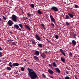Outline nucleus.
I'll use <instances>...</instances> for the list:
<instances>
[{
	"instance_id": "f257e3e1",
	"label": "nucleus",
	"mask_w": 79,
	"mask_h": 79,
	"mask_svg": "<svg viewBox=\"0 0 79 79\" xmlns=\"http://www.w3.org/2000/svg\"><path fill=\"white\" fill-rule=\"evenodd\" d=\"M27 70L28 71V76H30L31 79H35L37 77V74L32 69L28 68Z\"/></svg>"
},
{
	"instance_id": "f03ea898",
	"label": "nucleus",
	"mask_w": 79,
	"mask_h": 79,
	"mask_svg": "<svg viewBox=\"0 0 79 79\" xmlns=\"http://www.w3.org/2000/svg\"><path fill=\"white\" fill-rule=\"evenodd\" d=\"M49 65L50 68H52V69H53V67H55V68L57 66V64H56L55 62H53L52 64H49Z\"/></svg>"
},
{
	"instance_id": "7ed1b4c3",
	"label": "nucleus",
	"mask_w": 79,
	"mask_h": 79,
	"mask_svg": "<svg viewBox=\"0 0 79 79\" xmlns=\"http://www.w3.org/2000/svg\"><path fill=\"white\" fill-rule=\"evenodd\" d=\"M12 20L14 22H16L17 20V17L15 15H13L11 17Z\"/></svg>"
},
{
	"instance_id": "20e7f679",
	"label": "nucleus",
	"mask_w": 79,
	"mask_h": 79,
	"mask_svg": "<svg viewBox=\"0 0 79 79\" xmlns=\"http://www.w3.org/2000/svg\"><path fill=\"white\" fill-rule=\"evenodd\" d=\"M51 9L52 10L56 12L58 11V7L56 6H52V7L51 8Z\"/></svg>"
},
{
	"instance_id": "39448f33",
	"label": "nucleus",
	"mask_w": 79,
	"mask_h": 79,
	"mask_svg": "<svg viewBox=\"0 0 79 79\" xmlns=\"http://www.w3.org/2000/svg\"><path fill=\"white\" fill-rule=\"evenodd\" d=\"M50 18L51 19V21L52 22V23H55L56 21H55V19H54V18L53 17V16L52 15H50Z\"/></svg>"
},
{
	"instance_id": "423d86ee",
	"label": "nucleus",
	"mask_w": 79,
	"mask_h": 79,
	"mask_svg": "<svg viewBox=\"0 0 79 79\" xmlns=\"http://www.w3.org/2000/svg\"><path fill=\"white\" fill-rule=\"evenodd\" d=\"M7 24H8L9 26H11L13 25V22L11 20H9L8 21V22L7 23Z\"/></svg>"
},
{
	"instance_id": "0eeeda50",
	"label": "nucleus",
	"mask_w": 79,
	"mask_h": 79,
	"mask_svg": "<svg viewBox=\"0 0 79 79\" xmlns=\"http://www.w3.org/2000/svg\"><path fill=\"white\" fill-rule=\"evenodd\" d=\"M35 37L37 40H40V38L38 35L36 34L35 35Z\"/></svg>"
},
{
	"instance_id": "6e6552de",
	"label": "nucleus",
	"mask_w": 79,
	"mask_h": 79,
	"mask_svg": "<svg viewBox=\"0 0 79 79\" xmlns=\"http://www.w3.org/2000/svg\"><path fill=\"white\" fill-rule=\"evenodd\" d=\"M14 28L16 29H18L19 28V27L17 24H14Z\"/></svg>"
},
{
	"instance_id": "1a4fd4ad",
	"label": "nucleus",
	"mask_w": 79,
	"mask_h": 79,
	"mask_svg": "<svg viewBox=\"0 0 79 79\" xmlns=\"http://www.w3.org/2000/svg\"><path fill=\"white\" fill-rule=\"evenodd\" d=\"M19 65V64L18 63H13V66L15 67V66H18Z\"/></svg>"
},
{
	"instance_id": "9d476101",
	"label": "nucleus",
	"mask_w": 79,
	"mask_h": 79,
	"mask_svg": "<svg viewBox=\"0 0 79 79\" xmlns=\"http://www.w3.org/2000/svg\"><path fill=\"white\" fill-rule=\"evenodd\" d=\"M55 70H56L57 73H61V71H60V69L58 68H55Z\"/></svg>"
},
{
	"instance_id": "9b49d317",
	"label": "nucleus",
	"mask_w": 79,
	"mask_h": 79,
	"mask_svg": "<svg viewBox=\"0 0 79 79\" xmlns=\"http://www.w3.org/2000/svg\"><path fill=\"white\" fill-rule=\"evenodd\" d=\"M33 58L35 60H36V61H37L38 60H39V57H38L37 56H33Z\"/></svg>"
},
{
	"instance_id": "f8f14e48",
	"label": "nucleus",
	"mask_w": 79,
	"mask_h": 79,
	"mask_svg": "<svg viewBox=\"0 0 79 79\" xmlns=\"http://www.w3.org/2000/svg\"><path fill=\"white\" fill-rule=\"evenodd\" d=\"M48 71L50 74H52L53 73V70L50 69H48Z\"/></svg>"
},
{
	"instance_id": "ddd939ff",
	"label": "nucleus",
	"mask_w": 79,
	"mask_h": 79,
	"mask_svg": "<svg viewBox=\"0 0 79 79\" xmlns=\"http://www.w3.org/2000/svg\"><path fill=\"white\" fill-rule=\"evenodd\" d=\"M72 44L73 46H75L76 45V42L75 40H73L72 41Z\"/></svg>"
},
{
	"instance_id": "4468645a",
	"label": "nucleus",
	"mask_w": 79,
	"mask_h": 79,
	"mask_svg": "<svg viewBox=\"0 0 79 79\" xmlns=\"http://www.w3.org/2000/svg\"><path fill=\"white\" fill-rule=\"evenodd\" d=\"M34 55H39V52L38 51H36L34 53Z\"/></svg>"
},
{
	"instance_id": "2eb2a0df",
	"label": "nucleus",
	"mask_w": 79,
	"mask_h": 79,
	"mask_svg": "<svg viewBox=\"0 0 79 79\" xmlns=\"http://www.w3.org/2000/svg\"><path fill=\"white\" fill-rule=\"evenodd\" d=\"M61 61L63 62L64 63L65 62V58L64 57H61L60 58Z\"/></svg>"
},
{
	"instance_id": "dca6fc26",
	"label": "nucleus",
	"mask_w": 79,
	"mask_h": 79,
	"mask_svg": "<svg viewBox=\"0 0 79 79\" xmlns=\"http://www.w3.org/2000/svg\"><path fill=\"white\" fill-rule=\"evenodd\" d=\"M24 24H25V25H24V26L25 27L28 28L29 30H31V28H30V27H29L27 25H26V23H25Z\"/></svg>"
},
{
	"instance_id": "f3484780",
	"label": "nucleus",
	"mask_w": 79,
	"mask_h": 79,
	"mask_svg": "<svg viewBox=\"0 0 79 79\" xmlns=\"http://www.w3.org/2000/svg\"><path fill=\"white\" fill-rule=\"evenodd\" d=\"M30 42H32V44H34V45H36V44L35 43V40H31Z\"/></svg>"
},
{
	"instance_id": "a211bd4d",
	"label": "nucleus",
	"mask_w": 79,
	"mask_h": 79,
	"mask_svg": "<svg viewBox=\"0 0 79 79\" xmlns=\"http://www.w3.org/2000/svg\"><path fill=\"white\" fill-rule=\"evenodd\" d=\"M9 66L12 68V66H13V63H12L11 62H10L9 64Z\"/></svg>"
},
{
	"instance_id": "6ab92c4d",
	"label": "nucleus",
	"mask_w": 79,
	"mask_h": 79,
	"mask_svg": "<svg viewBox=\"0 0 79 79\" xmlns=\"http://www.w3.org/2000/svg\"><path fill=\"white\" fill-rule=\"evenodd\" d=\"M68 15L71 18H73V15L72 14L68 13Z\"/></svg>"
},
{
	"instance_id": "aec40b11",
	"label": "nucleus",
	"mask_w": 79,
	"mask_h": 79,
	"mask_svg": "<svg viewBox=\"0 0 79 79\" xmlns=\"http://www.w3.org/2000/svg\"><path fill=\"white\" fill-rule=\"evenodd\" d=\"M41 56L43 58H45V54L44 53H40Z\"/></svg>"
},
{
	"instance_id": "412c9836",
	"label": "nucleus",
	"mask_w": 79,
	"mask_h": 79,
	"mask_svg": "<svg viewBox=\"0 0 79 79\" xmlns=\"http://www.w3.org/2000/svg\"><path fill=\"white\" fill-rule=\"evenodd\" d=\"M37 12L39 15H42V12L40 10H38Z\"/></svg>"
},
{
	"instance_id": "4be33fe9",
	"label": "nucleus",
	"mask_w": 79,
	"mask_h": 79,
	"mask_svg": "<svg viewBox=\"0 0 79 79\" xmlns=\"http://www.w3.org/2000/svg\"><path fill=\"white\" fill-rule=\"evenodd\" d=\"M37 45L39 47H40V48L42 47V44H37Z\"/></svg>"
},
{
	"instance_id": "5701e85b",
	"label": "nucleus",
	"mask_w": 79,
	"mask_h": 79,
	"mask_svg": "<svg viewBox=\"0 0 79 79\" xmlns=\"http://www.w3.org/2000/svg\"><path fill=\"white\" fill-rule=\"evenodd\" d=\"M6 69L7 71H10V70H11V68L10 67H7L6 68Z\"/></svg>"
},
{
	"instance_id": "b1692460",
	"label": "nucleus",
	"mask_w": 79,
	"mask_h": 79,
	"mask_svg": "<svg viewBox=\"0 0 79 79\" xmlns=\"http://www.w3.org/2000/svg\"><path fill=\"white\" fill-rule=\"evenodd\" d=\"M30 6L31 7V8H34V4H31L30 5Z\"/></svg>"
},
{
	"instance_id": "393cba45",
	"label": "nucleus",
	"mask_w": 79,
	"mask_h": 79,
	"mask_svg": "<svg viewBox=\"0 0 79 79\" xmlns=\"http://www.w3.org/2000/svg\"><path fill=\"white\" fill-rule=\"evenodd\" d=\"M19 27H20L21 29H23V25L22 24L20 23L19 24Z\"/></svg>"
},
{
	"instance_id": "a878e982",
	"label": "nucleus",
	"mask_w": 79,
	"mask_h": 79,
	"mask_svg": "<svg viewBox=\"0 0 79 79\" xmlns=\"http://www.w3.org/2000/svg\"><path fill=\"white\" fill-rule=\"evenodd\" d=\"M69 17L68 15H66V17L65 18V19H69Z\"/></svg>"
},
{
	"instance_id": "bb28decb",
	"label": "nucleus",
	"mask_w": 79,
	"mask_h": 79,
	"mask_svg": "<svg viewBox=\"0 0 79 79\" xmlns=\"http://www.w3.org/2000/svg\"><path fill=\"white\" fill-rule=\"evenodd\" d=\"M21 68V70L22 71H23V72L24 71V69H24V68L23 67H22Z\"/></svg>"
},
{
	"instance_id": "cd10ccee",
	"label": "nucleus",
	"mask_w": 79,
	"mask_h": 79,
	"mask_svg": "<svg viewBox=\"0 0 79 79\" xmlns=\"http://www.w3.org/2000/svg\"><path fill=\"white\" fill-rule=\"evenodd\" d=\"M69 55L71 56V57L73 56V54H72V53L71 52H70L69 53Z\"/></svg>"
},
{
	"instance_id": "c85d7f7f",
	"label": "nucleus",
	"mask_w": 79,
	"mask_h": 79,
	"mask_svg": "<svg viewBox=\"0 0 79 79\" xmlns=\"http://www.w3.org/2000/svg\"><path fill=\"white\" fill-rule=\"evenodd\" d=\"M55 38H56V39H58V36L57 35H55Z\"/></svg>"
},
{
	"instance_id": "c756f323",
	"label": "nucleus",
	"mask_w": 79,
	"mask_h": 79,
	"mask_svg": "<svg viewBox=\"0 0 79 79\" xmlns=\"http://www.w3.org/2000/svg\"><path fill=\"white\" fill-rule=\"evenodd\" d=\"M65 79H70L69 77L68 76H66L64 77Z\"/></svg>"
},
{
	"instance_id": "7c9ffc66",
	"label": "nucleus",
	"mask_w": 79,
	"mask_h": 79,
	"mask_svg": "<svg viewBox=\"0 0 79 79\" xmlns=\"http://www.w3.org/2000/svg\"><path fill=\"white\" fill-rule=\"evenodd\" d=\"M27 15H28V17H29V18H31V14L27 13Z\"/></svg>"
},
{
	"instance_id": "2f4dec72",
	"label": "nucleus",
	"mask_w": 79,
	"mask_h": 79,
	"mask_svg": "<svg viewBox=\"0 0 79 79\" xmlns=\"http://www.w3.org/2000/svg\"><path fill=\"white\" fill-rule=\"evenodd\" d=\"M12 44L13 45H16V44L15 42H13L12 43Z\"/></svg>"
},
{
	"instance_id": "473e14b6",
	"label": "nucleus",
	"mask_w": 79,
	"mask_h": 79,
	"mask_svg": "<svg viewBox=\"0 0 79 79\" xmlns=\"http://www.w3.org/2000/svg\"><path fill=\"white\" fill-rule=\"evenodd\" d=\"M42 76L43 77H44V78H46V76L44 74H42Z\"/></svg>"
},
{
	"instance_id": "72a5a7b5",
	"label": "nucleus",
	"mask_w": 79,
	"mask_h": 79,
	"mask_svg": "<svg viewBox=\"0 0 79 79\" xmlns=\"http://www.w3.org/2000/svg\"><path fill=\"white\" fill-rule=\"evenodd\" d=\"M3 19H4V20H6V17L4 16H2Z\"/></svg>"
},
{
	"instance_id": "f704fd0d",
	"label": "nucleus",
	"mask_w": 79,
	"mask_h": 79,
	"mask_svg": "<svg viewBox=\"0 0 79 79\" xmlns=\"http://www.w3.org/2000/svg\"><path fill=\"white\" fill-rule=\"evenodd\" d=\"M61 53L63 55H64V56H66V54L64 52H62V53Z\"/></svg>"
},
{
	"instance_id": "c9c22d12",
	"label": "nucleus",
	"mask_w": 79,
	"mask_h": 79,
	"mask_svg": "<svg viewBox=\"0 0 79 79\" xmlns=\"http://www.w3.org/2000/svg\"><path fill=\"white\" fill-rule=\"evenodd\" d=\"M66 25H68V26H69V23L68 22H66Z\"/></svg>"
},
{
	"instance_id": "e433bc0d",
	"label": "nucleus",
	"mask_w": 79,
	"mask_h": 79,
	"mask_svg": "<svg viewBox=\"0 0 79 79\" xmlns=\"http://www.w3.org/2000/svg\"><path fill=\"white\" fill-rule=\"evenodd\" d=\"M41 26H43L44 29H45V27H44V24L42 23L41 24Z\"/></svg>"
},
{
	"instance_id": "4c0bfd02",
	"label": "nucleus",
	"mask_w": 79,
	"mask_h": 79,
	"mask_svg": "<svg viewBox=\"0 0 79 79\" xmlns=\"http://www.w3.org/2000/svg\"><path fill=\"white\" fill-rule=\"evenodd\" d=\"M2 56V53L0 52V58H1Z\"/></svg>"
},
{
	"instance_id": "58836bf2",
	"label": "nucleus",
	"mask_w": 79,
	"mask_h": 79,
	"mask_svg": "<svg viewBox=\"0 0 79 79\" xmlns=\"http://www.w3.org/2000/svg\"><path fill=\"white\" fill-rule=\"evenodd\" d=\"M74 6H75V8H77L78 7V6H77V5H75Z\"/></svg>"
},
{
	"instance_id": "ea45409f",
	"label": "nucleus",
	"mask_w": 79,
	"mask_h": 79,
	"mask_svg": "<svg viewBox=\"0 0 79 79\" xmlns=\"http://www.w3.org/2000/svg\"><path fill=\"white\" fill-rule=\"evenodd\" d=\"M60 52H61V53H63V49H60Z\"/></svg>"
},
{
	"instance_id": "a19ab883",
	"label": "nucleus",
	"mask_w": 79,
	"mask_h": 79,
	"mask_svg": "<svg viewBox=\"0 0 79 79\" xmlns=\"http://www.w3.org/2000/svg\"><path fill=\"white\" fill-rule=\"evenodd\" d=\"M73 39H76V37L75 35H73Z\"/></svg>"
},
{
	"instance_id": "79ce46f5",
	"label": "nucleus",
	"mask_w": 79,
	"mask_h": 79,
	"mask_svg": "<svg viewBox=\"0 0 79 79\" xmlns=\"http://www.w3.org/2000/svg\"><path fill=\"white\" fill-rule=\"evenodd\" d=\"M65 73H66V74H69V72H68V71H66Z\"/></svg>"
},
{
	"instance_id": "37998d69",
	"label": "nucleus",
	"mask_w": 79,
	"mask_h": 79,
	"mask_svg": "<svg viewBox=\"0 0 79 79\" xmlns=\"http://www.w3.org/2000/svg\"><path fill=\"white\" fill-rule=\"evenodd\" d=\"M51 25L52 26H55V25L53 23H51Z\"/></svg>"
},
{
	"instance_id": "c03bdc74",
	"label": "nucleus",
	"mask_w": 79,
	"mask_h": 79,
	"mask_svg": "<svg viewBox=\"0 0 79 79\" xmlns=\"http://www.w3.org/2000/svg\"><path fill=\"white\" fill-rule=\"evenodd\" d=\"M0 50L1 51L3 50V49L1 47H0Z\"/></svg>"
},
{
	"instance_id": "a18cd8bd",
	"label": "nucleus",
	"mask_w": 79,
	"mask_h": 79,
	"mask_svg": "<svg viewBox=\"0 0 79 79\" xmlns=\"http://www.w3.org/2000/svg\"><path fill=\"white\" fill-rule=\"evenodd\" d=\"M8 42H11V41H12V40H8Z\"/></svg>"
},
{
	"instance_id": "49530a36",
	"label": "nucleus",
	"mask_w": 79,
	"mask_h": 79,
	"mask_svg": "<svg viewBox=\"0 0 79 79\" xmlns=\"http://www.w3.org/2000/svg\"><path fill=\"white\" fill-rule=\"evenodd\" d=\"M18 30H19V31H21V28H18Z\"/></svg>"
},
{
	"instance_id": "de8ad7c7",
	"label": "nucleus",
	"mask_w": 79,
	"mask_h": 79,
	"mask_svg": "<svg viewBox=\"0 0 79 79\" xmlns=\"http://www.w3.org/2000/svg\"><path fill=\"white\" fill-rule=\"evenodd\" d=\"M46 40H47V41H48V42H49V43H50V42L49 41V40H48V39H46Z\"/></svg>"
},
{
	"instance_id": "09e8293b",
	"label": "nucleus",
	"mask_w": 79,
	"mask_h": 79,
	"mask_svg": "<svg viewBox=\"0 0 79 79\" xmlns=\"http://www.w3.org/2000/svg\"><path fill=\"white\" fill-rule=\"evenodd\" d=\"M67 69H68V70H70V69H69V68H68V67H66Z\"/></svg>"
},
{
	"instance_id": "8fccbe9b",
	"label": "nucleus",
	"mask_w": 79,
	"mask_h": 79,
	"mask_svg": "<svg viewBox=\"0 0 79 79\" xmlns=\"http://www.w3.org/2000/svg\"><path fill=\"white\" fill-rule=\"evenodd\" d=\"M50 78H52V79H53V77L52 76H50Z\"/></svg>"
},
{
	"instance_id": "3c124183",
	"label": "nucleus",
	"mask_w": 79,
	"mask_h": 79,
	"mask_svg": "<svg viewBox=\"0 0 79 79\" xmlns=\"http://www.w3.org/2000/svg\"><path fill=\"white\" fill-rule=\"evenodd\" d=\"M44 53H47V51H45Z\"/></svg>"
},
{
	"instance_id": "603ef678",
	"label": "nucleus",
	"mask_w": 79,
	"mask_h": 79,
	"mask_svg": "<svg viewBox=\"0 0 79 79\" xmlns=\"http://www.w3.org/2000/svg\"><path fill=\"white\" fill-rule=\"evenodd\" d=\"M47 48H48V49H50V48H49V47H47Z\"/></svg>"
},
{
	"instance_id": "864d4df0",
	"label": "nucleus",
	"mask_w": 79,
	"mask_h": 79,
	"mask_svg": "<svg viewBox=\"0 0 79 79\" xmlns=\"http://www.w3.org/2000/svg\"><path fill=\"white\" fill-rule=\"evenodd\" d=\"M24 61H26V59H24Z\"/></svg>"
},
{
	"instance_id": "5fc2aeb1",
	"label": "nucleus",
	"mask_w": 79,
	"mask_h": 79,
	"mask_svg": "<svg viewBox=\"0 0 79 79\" xmlns=\"http://www.w3.org/2000/svg\"><path fill=\"white\" fill-rule=\"evenodd\" d=\"M1 60H0V63L1 62Z\"/></svg>"
},
{
	"instance_id": "6e6d98bb",
	"label": "nucleus",
	"mask_w": 79,
	"mask_h": 79,
	"mask_svg": "<svg viewBox=\"0 0 79 79\" xmlns=\"http://www.w3.org/2000/svg\"><path fill=\"white\" fill-rule=\"evenodd\" d=\"M26 19H27V17H26Z\"/></svg>"
},
{
	"instance_id": "4d7b16f0",
	"label": "nucleus",
	"mask_w": 79,
	"mask_h": 79,
	"mask_svg": "<svg viewBox=\"0 0 79 79\" xmlns=\"http://www.w3.org/2000/svg\"><path fill=\"white\" fill-rule=\"evenodd\" d=\"M51 45H53V43H51Z\"/></svg>"
},
{
	"instance_id": "13d9d810",
	"label": "nucleus",
	"mask_w": 79,
	"mask_h": 79,
	"mask_svg": "<svg viewBox=\"0 0 79 79\" xmlns=\"http://www.w3.org/2000/svg\"><path fill=\"white\" fill-rule=\"evenodd\" d=\"M0 21H1V18H0Z\"/></svg>"
},
{
	"instance_id": "bf43d9fd",
	"label": "nucleus",
	"mask_w": 79,
	"mask_h": 79,
	"mask_svg": "<svg viewBox=\"0 0 79 79\" xmlns=\"http://www.w3.org/2000/svg\"><path fill=\"white\" fill-rule=\"evenodd\" d=\"M12 28H14V27H12Z\"/></svg>"
},
{
	"instance_id": "052dcab7",
	"label": "nucleus",
	"mask_w": 79,
	"mask_h": 79,
	"mask_svg": "<svg viewBox=\"0 0 79 79\" xmlns=\"http://www.w3.org/2000/svg\"><path fill=\"white\" fill-rule=\"evenodd\" d=\"M19 0V1H20V0Z\"/></svg>"
},
{
	"instance_id": "680f3d73",
	"label": "nucleus",
	"mask_w": 79,
	"mask_h": 79,
	"mask_svg": "<svg viewBox=\"0 0 79 79\" xmlns=\"http://www.w3.org/2000/svg\"><path fill=\"white\" fill-rule=\"evenodd\" d=\"M10 33H11V34H12V33L11 32H10Z\"/></svg>"
},
{
	"instance_id": "e2e57ef3",
	"label": "nucleus",
	"mask_w": 79,
	"mask_h": 79,
	"mask_svg": "<svg viewBox=\"0 0 79 79\" xmlns=\"http://www.w3.org/2000/svg\"><path fill=\"white\" fill-rule=\"evenodd\" d=\"M12 40V41H13V40Z\"/></svg>"
},
{
	"instance_id": "0e129e2a",
	"label": "nucleus",
	"mask_w": 79,
	"mask_h": 79,
	"mask_svg": "<svg viewBox=\"0 0 79 79\" xmlns=\"http://www.w3.org/2000/svg\"><path fill=\"white\" fill-rule=\"evenodd\" d=\"M76 79H77V78H76Z\"/></svg>"
},
{
	"instance_id": "69168bd1",
	"label": "nucleus",
	"mask_w": 79,
	"mask_h": 79,
	"mask_svg": "<svg viewBox=\"0 0 79 79\" xmlns=\"http://www.w3.org/2000/svg\"><path fill=\"white\" fill-rule=\"evenodd\" d=\"M69 72L70 71V70L69 71Z\"/></svg>"
}]
</instances>
